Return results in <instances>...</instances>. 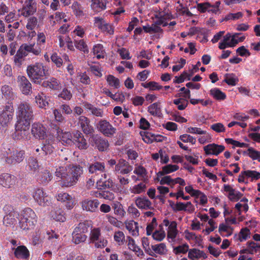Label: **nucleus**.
Masks as SVG:
<instances>
[{"label":"nucleus","instance_id":"obj_1","mask_svg":"<svg viewBox=\"0 0 260 260\" xmlns=\"http://www.w3.org/2000/svg\"><path fill=\"white\" fill-rule=\"evenodd\" d=\"M82 174V168L79 166H73L68 168L60 167L55 171L56 176L61 179V185L65 187L75 184Z\"/></svg>","mask_w":260,"mask_h":260},{"label":"nucleus","instance_id":"obj_2","mask_svg":"<svg viewBox=\"0 0 260 260\" xmlns=\"http://www.w3.org/2000/svg\"><path fill=\"white\" fill-rule=\"evenodd\" d=\"M26 71L32 82L39 85L42 83L43 80L47 79V76L49 75L46 67L40 62L28 66Z\"/></svg>","mask_w":260,"mask_h":260},{"label":"nucleus","instance_id":"obj_3","mask_svg":"<svg viewBox=\"0 0 260 260\" xmlns=\"http://www.w3.org/2000/svg\"><path fill=\"white\" fill-rule=\"evenodd\" d=\"M33 118L32 109L29 104L23 102L17 107V120L25 126L30 125Z\"/></svg>","mask_w":260,"mask_h":260},{"label":"nucleus","instance_id":"obj_4","mask_svg":"<svg viewBox=\"0 0 260 260\" xmlns=\"http://www.w3.org/2000/svg\"><path fill=\"white\" fill-rule=\"evenodd\" d=\"M19 227L22 230H27L37 222L36 215L29 208L24 209L19 215Z\"/></svg>","mask_w":260,"mask_h":260},{"label":"nucleus","instance_id":"obj_5","mask_svg":"<svg viewBox=\"0 0 260 260\" xmlns=\"http://www.w3.org/2000/svg\"><path fill=\"white\" fill-rule=\"evenodd\" d=\"M33 197L40 206H48L51 204L50 197L46 194L41 188H36L34 190Z\"/></svg>","mask_w":260,"mask_h":260},{"label":"nucleus","instance_id":"obj_6","mask_svg":"<svg viewBox=\"0 0 260 260\" xmlns=\"http://www.w3.org/2000/svg\"><path fill=\"white\" fill-rule=\"evenodd\" d=\"M98 129L106 137H111L116 133V129L106 120H101L97 124Z\"/></svg>","mask_w":260,"mask_h":260},{"label":"nucleus","instance_id":"obj_7","mask_svg":"<svg viewBox=\"0 0 260 260\" xmlns=\"http://www.w3.org/2000/svg\"><path fill=\"white\" fill-rule=\"evenodd\" d=\"M4 210L6 214L4 217V224L7 226H12L14 228L16 222L15 218V211L14 207L11 205H6L4 208Z\"/></svg>","mask_w":260,"mask_h":260},{"label":"nucleus","instance_id":"obj_8","mask_svg":"<svg viewBox=\"0 0 260 260\" xmlns=\"http://www.w3.org/2000/svg\"><path fill=\"white\" fill-rule=\"evenodd\" d=\"M34 45H27L26 44L22 45L19 50L17 51V63L21 61L20 59L27 55L28 52H32L36 55H39L41 53V49L38 48L36 49L34 48Z\"/></svg>","mask_w":260,"mask_h":260},{"label":"nucleus","instance_id":"obj_9","mask_svg":"<svg viewBox=\"0 0 260 260\" xmlns=\"http://www.w3.org/2000/svg\"><path fill=\"white\" fill-rule=\"evenodd\" d=\"M92 146H94L100 151L106 150L109 146L108 140L98 135H92L90 138Z\"/></svg>","mask_w":260,"mask_h":260},{"label":"nucleus","instance_id":"obj_10","mask_svg":"<svg viewBox=\"0 0 260 260\" xmlns=\"http://www.w3.org/2000/svg\"><path fill=\"white\" fill-rule=\"evenodd\" d=\"M78 124L86 135H90L94 132L93 127L90 124V120L84 116L79 117Z\"/></svg>","mask_w":260,"mask_h":260},{"label":"nucleus","instance_id":"obj_11","mask_svg":"<svg viewBox=\"0 0 260 260\" xmlns=\"http://www.w3.org/2000/svg\"><path fill=\"white\" fill-rule=\"evenodd\" d=\"M19 87L21 92L25 95H28L31 91V84L24 76H18Z\"/></svg>","mask_w":260,"mask_h":260},{"label":"nucleus","instance_id":"obj_12","mask_svg":"<svg viewBox=\"0 0 260 260\" xmlns=\"http://www.w3.org/2000/svg\"><path fill=\"white\" fill-rule=\"evenodd\" d=\"M37 4L34 0H27L21 10V14L25 17L32 15L36 12Z\"/></svg>","mask_w":260,"mask_h":260},{"label":"nucleus","instance_id":"obj_13","mask_svg":"<svg viewBox=\"0 0 260 260\" xmlns=\"http://www.w3.org/2000/svg\"><path fill=\"white\" fill-rule=\"evenodd\" d=\"M31 132L32 135L37 139H44L46 136V129L42 124L36 123L32 125Z\"/></svg>","mask_w":260,"mask_h":260},{"label":"nucleus","instance_id":"obj_14","mask_svg":"<svg viewBox=\"0 0 260 260\" xmlns=\"http://www.w3.org/2000/svg\"><path fill=\"white\" fill-rule=\"evenodd\" d=\"M133 167L123 159L118 160L117 164L115 166V171L119 172L121 174H127L133 170Z\"/></svg>","mask_w":260,"mask_h":260},{"label":"nucleus","instance_id":"obj_15","mask_svg":"<svg viewBox=\"0 0 260 260\" xmlns=\"http://www.w3.org/2000/svg\"><path fill=\"white\" fill-rule=\"evenodd\" d=\"M225 149L223 145H219L215 143L210 144L204 147V150L206 155H218Z\"/></svg>","mask_w":260,"mask_h":260},{"label":"nucleus","instance_id":"obj_16","mask_svg":"<svg viewBox=\"0 0 260 260\" xmlns=\"http://www.w3.org/2000/svg\"><path fill=\"white\" fill-rule=\"evenodd\" d=\"M58 137L63 145H71L74 143V138L70 132H63V131L59 128L57 129Z\"/></svg>","mask_w":260,"mask_h":260},{"label":"nucleus","instance_id":"obj_17","mask_svg":"<svg viewBox=\"0 0 260 260\" xmlns=\"http://www.w3.org/2000/svg\"><path fill=\"white\" fill-rule=\"evenodd\" d=\"M81 204L83 210L94 212L98 210L100 202L98 200L86 199L82 202Z\"/></svg>","mask_w":260,"mask_h":260},{"label":"nucleus","instance_id":"obj_18","mask_svg":"<svg viewBox=\"0 0 260 260\" xmlns=\"http://www.w3.org/2000/svg\"><path fill=\"white\" fill-rule=\"evenodd\" d=\"M94 24L96 26L103 32H107L110 35L113 34L114 32L112 26L109 23H106L102 18L95 17Z\"/></svg>","mask_w":260,"mask_h":260},{"label":"nucleus","instance_id":"obj_19","mask_svg":"<svg viewBox=\"0 0 260 260\" xmlns=\"http://www.w3.org/2000/svg\"><path fill=\"white\" fill-rule=\"evenodd\" d=\"M74 143L80 149H86L88 147L86 139L83 135L79 131L74 133Z\"/></svg>","mask_w":260,"mask_h":260},{"label":"nucleus","instance_id":"obj_20","mask_svg":"<svg viewBox=\"0 0 260 260\" xmlns=\"http://www.w3.org/2000/svg\"><path fill=\"white\" fill-rule=\"evenodd\" d=\"M29 126L30 125L25 126L22 123H19L17 120V139L28 140L30 138Z\"/></svg>","mask_w":260,"mask_h":260},{"label":"nucleus","instance_id":"obj_21","mask_svg":"<svg viewBox=\"0 0 260 260\" xmlns=\"http://www.w3.org/2000/svg\"><path fill=\"white\" fill-rule=\"evenodd\" d=\"M16 148L14 146H11L7 148L5 153L4 154L6 157V161L9 164H15L16 162Z\"/></svg>","mask_w":260,"mask_h":260},{"label":"nucleus","instance_id":"obj_22","mask_svg":"<svg viewBox=\"0 0 260 260\" xmlns=\"http://www.w3.org/2000/svg\"><path fill=\"white\" fill-rule=\"evenodd\" d=\"M135 203L137 206L140 208L145 210L153 209L152 207V203L146 197H139L136 199Z\"/></svg>","mask_w":260,"mask_h":260},{"label":"nucleus","instance_id":"obj_23","mask_svg":"<svg viewBox=\"0 0 260 260\" xmlns=\"http://www.w3.org/2000/svg\"><path fill=\"white\" fill-rule=\"evenodd\" d=\"M60 82L56 78L51 77L47 80H44L40 84L45 88H49L53 90H58L60 88Z\"/></svg>","mask_w":260,"mask_h":260},{"label":"nucleus","instance_id":"obj_24","mask_svg":"<svg viewBox=\"0 0 260 260\" xmlns=\"http://www.w3.org/2000/svg\"><path fill=\"white\" fill-rule=\"evenodd\" d=\"M15 180L11 178V175L4 173L0 175V185L5 187L11 188V185L14 184Z\"/></svg>","mask_w":260,"mask_h":260},{"label":"nucleus","instance_id":"obj_25","mask_svg":"<svg viewBox=\"0 0 260 260\" xmlns=\"http://www.w3.org/2000/svg\"><path fill=\"white\" fill-rule=\"evenodd\" d=\"M52 175L49 171L45 170L38 175L37 181L44 185L47 184L52 179Z\"/></svg>","mask_w":260,"mask_h":260},{"label":"nucleus","instance_id":"obj_26","mask_svg":"<svg viewBox=\"0 0 260 260\" xmlns=\"http://www.w3.org/2000/svg\"><path fill=\"white\" fill-rule=\"evenodd\" d=\"M188 257L192 260H194L195 259L201 257L205 259L207 257V256L203 251H201L196 248H193L189 250Z\"/></svg>","mask_w":260,"mask_h":260},{"label":"nucleus","instance_id":"obj_27","mask_svg":"<svg viewBox=\"0 0 260 260\" xmlns=\"http://www.w3.org/2000/svg\"><path fill=\"white\" fill-rule=\"evenodd\" d=\"M36 102L41 108H45L49 105V97L47 96L44 93H39L35 98Z\"/></svg>","mask_w":260,"mask_h":260},{"label":"nucleus","instance_id":"obj_28","mask_svg":"<svg viewBox=\"0 0 260 260\" xmlns=\"http://www.w3.org/2000/svg\"><path fill=\"white\" fill-rule=\"evenodd\" d=\"M104 179H101L96 182L98 189H104L106 188H110L113 186V182L112 179L109 178L106 180V174H104Z\"/></svg>","mask_w":260,"mask_h":260},{"label":"nucleus","instance_id":"obj_29","mask_svg":"<svg viewBox=\"0 0 260 260\" xmlns=\"http://www.w3.org/2000/svg\"><path fill=\"white\" fill-rule=\"evenodd\" d=\"M29 256V251L26 246L24 245L17 246V258H20L24 260H28Z\"/></svg>","mask_w":260,"mask_h":260},{"label":"nucleus","instance_id":"obj_30","mask_svg":"<svg viewBox=\"0 0 260 260\" xmlns=\"http://www.w3.org/2000/svg\"><path fill=\"white\" fill-rule=\"evenodd\" d=\"M90 228V224L88 221H85L82 222H80L78 225L75 227L74 231L75 232L85 234L87 233L89 229Z\"/></svg>","mask_w":260,"mask_h":260},{"label":"nucleus","instance_id":"obj_31","mask_svg":"<svg viewBox=\"0 0 260 260\" xmlns=\"http://www.w3.org/2000/svg\"><path fill=\"white\" fill-rule=\"evenodd\" d=\"M178 169L179 167L177 165H168L164 166L162 168V171H159L157 173V176H162L166 174H168L173 172L176 171Z\"/></svg>","mask_w":260,"mask_h":260},{"label":"nucleus","instance_id":"obj_32","mask_svg":"<svg viewBox=\"0 0 260 260\" xmlns=\"http://www.w3.org/2000/svg\"><path fill=\"white\" fill-rule=\"evenodd\" d=\"M91 8L94 11L100 12L106 9V5L103 0H92Z\"/></svg>","mask_w":260,"mask_h":260},{"label":"nucleus","instance_id":"obj_33","mask_svg":"<svg viewBox=\"0 0 260 260\" xmlns=\"http://www.w3.org/2000/svg\"><path fill=\"white\" fill-rule=\"evenodd\" d=\"M112 208L114 209V213L118 216L120 218L123 217L125 212L123 209L122 205L119 202H115L112 204Z\"/></svg>","mask_w":260,"mask_h":260},{"label":"nucleus","instance_id":"obj_34","mask_svg":"<svg viewBox=\"0 0 260 260\" xmlns=\"http://www.w3.org/2000/svg\"><path fill=\"white\" fill-rule=\"evenodd\" d=\"M51 215L53 219L56 221L63 222L66 220L63 211L60 209L51 211Z\"/></svg>","mask_w":260,"mask_h":260},{"label":"nucleus","instance_id":"obj_35","mask_svg":"<svg viewBox=\"0 0 260 260\" xmlns=\"http://www.w3.org/2000/svg\"><path fill=\"white\" fill-rule=\"evenodd\" d=\"M151 249L153 250V253L151 256H153L155 255V253L162 254L165 253V250H166V245L163 243H161L158 244H155V245H151Z\"/></svg>","mask_w":260,"mask_h":260},{"label":"nucleus","instance_id":"obj_36","mask_svg":"<svg viewBox=\"0 0 260 260\" xmlns=\"http://www.w3.org/2000/svg\"><path fill=\"white\" fill-rule=\"evenodd\" d=\"M72 240L73 242L76 244H78L80 243L85 242L87 238V236L85 234L78 232H75L74 231L72 233Z\"/></svg>","mask_w":260,"mask_h":260},{"label":"nucleus","instance_id":"obj_37","mask_svg":"<svg viewBox=\"0 0 260 260\" xmlns=\"http://www.w3.org/2000/svg\"><path fill=\"white\" fill-rule=\"evenodd\" d=\"M178 231L177 230V223L176 221L171 222L169 226V231L168 232V237L172 239L176 238Z\"/></svg>","mask_w":260,"mask_h":260},{"label":"nucleus","instance_id":"obj_38","mask_svg":"<svg viewBox=\"0 0 260 260\" xmlns=\"http://www.w3.org/2000/svg\"><path fill=\"white\" fill-rule=\"evenodd\" d=\"M210 94L217 100H223L226 98V95L220 89L217 88L211 89L210 91Z\"/></svg>","mask_w":260,"mask_h":260},{"label":"nucleus","instance_id":"obj_39","mask_svg":"<svg viewBox=\"0 0 260 260\" xmlns=\"http://www.w3.org/2000/svg\"><path fill=\"white\" fill-rule=\"evenodd\" d=\"M13 114L3 111L0 115V123L2 126L7 125L12 119Z\"/></svg>","mask_w":260,"mask_h":260},{"label":"nucleus","instance_id":"obj_40","mask_svg":"<svg viewBox=\"0 0 260 260\" xmlns=\"http://www.w3.org/2000/svg\"><path fill=\"white\" fill-rule=\"evenodd\" d=\"M126 228L128 231L132 232V235L133 236L138 235L139 229L138 222L131 220L126 223Z\"/></svg>","mask_w":260,"mask_h":260},{"label":"nucleus","instance_id":"obj_41","mask_svg":"<svg viewBox=\"0 0 260 260\" xmlns=\"http://www.w3.org/2000/svg\"><path fill=\"white\" fill-rule=\"evenodd\" d=\"M27 162L30 171L33 173L36 172L40 167L37 159L34 157H30Z\"/></svg>","mask_w":260,"mask_h":260},{"label":"nucleus","instance_id":"obj_42","mask_svg":"<svg viewBox=\"0 0 260 260\" xmlns=\"http://www.w3.org/2000/svg\"><path fill=\"white\" fill-rule=\"evenodd\" d=\"M148 112L153 116H159L161 110L159 104L155 103L148 107Z\"/></svg>","mask_w":260,"mask_h":260},{"label":"nucleus","instance_id":"obj_43","mask_svg":"<svg viewBox=\"0 0 260 260\" xmlns=\"http://www.w3.org/2000/svg\"><path fill=\"white\" fill-rule=\"evenodd\" d=\"M105 169L104 164L103 163L96 162L89 167V172L91 173H96L97 171H104Z\"/></svg>","mask_w":260,"mask_h":260},{"label":"nucleus","instance_id":"obj_44","mask_svg":"<svg viewBox=\"0 0 260 260\" xmlns=\"http://www.w3.org/2000/svg\"><path fill=\"white\" fill-rule=\"evenodd\" d=\"M1 91L3 95L7 99H11L13 97V93L12 91V88L8 86L5 85L1 88Z\"/></svg>","mask_w":260,"mask_h":260},{"label":"nucleus","instance_id":"obj_45","mask_svg":"<svg viewBox=\"0 0 260 260\" xmlns=\"http://www.w3.org/2000/svg\"><path fill=\"white\" fill-rule=\"evenodd\" d=\"M93 51L94 54L96 55L98 59L103 58L104 57L105 51L103 46L101 44L95 45L93 48Z\"/></svg>","mask_w":260,"mask_h":260},{"label":"nucleus","instance_id":"obj_46","mask_svg":"<svg viewBox=\"0 0 260 260\" xmlns=\"http://www.w3.org/2000/svg\"><path fill=\"white\" fill-rule=\"evenodd\" d=\"M239 34H240L236 33L232 36L231 39V41L228 42V44H229V47H233L235 46L239 42H241L244 40L245 39L244 36L240 37L238 40L237 39L238 38Z\"/></svg>","mask_w":260,"mask_h":260},{"label":"nucleus","instance_id":"obj_47","mask_svg":"<svg viewBox=\"0 0 260 260\" xmlns=\"http://www.w3.org/2000/svg\"><path fill=\"white\" fill-rule=\"evenodd\" d=\"M107 81L110 86L114 87L115 88H118L120 86L119 80L113 75H108L107 78Z\"/></svg>","mask_w":260,"mask_h":260},{"label":"nucleus","instance_id":"obj_48","mask_svg":"<svg viewBox=\"0 0 260 260\" xmlns=\"http://www.w3.org/2000/svg\"><path fill=\"white\" fill-rule=\"evenodd\" d=\"M114 239L119 245H123L125 241L124 233L120 231L115 232Z\"/></svg>","mask_w":260,"mask_h":260},{"label":"nucleus","instance_id":"obj_49","mask_svg":"<svg viewBox=\"0 0 260 260\" xmlns=\"http://www.w3.org/2000/svg\"><path fill=\"white\" fill-rule=\"evenodd\" d=\"M243 174L245 175L247 178H251V180H257L260 178V173L256 171L247 170L243 171Z\"/></svg>","mask_w":260,"mask_h":260},{"label":"nucleus","instance_id":"obj_50","mask_svg":"<svg viewBox=\"0 0 260 260\" xmlns=\"http://www.w3.org/2000/svg\"><path fill=\"white\" fill-rule=\"evenodd\" d=\"M142 245L143 247V248L144 249V250L146 253L149 255H152L153 254V250H151V245H150L149 240L147 238L144 237L142 239Z\"/></svg>","mask_w":260,"mask_h":260},{"label":"nucleus","instance_id":"obj_51","mask_svg":"<svg viewBox=\"0 0 260 260\" xmlns=\"http://www.w3.org/2000/svg\"><path fill=\"white\" fill-rule=\"evenodd\" d=\"M101 235L100 230L99 229H93L90 232L89 237L90 243H93L98 241Z\"/></svg>","mask_w":260,"mask_h":260},{"label":"nucleus","instance_id":"obj_52","mask_svg":"<svg viewBox=\"0 0 260 260\" xmlns=\"http://www.w3.org/2000/svg\"><path fill=\"white\" fill-rule=\"evenodd\" d=\"M75 46L77 49L80 51H83L84 53L88 52L87 46L83 40L75 41Z\"/></svg>","mask_w":260,"mask_h":260},{"label":"nucleus","instance_id":"obj_53","mask_svg":"<svg viewBox=\"0 0 260 260\" xmlns=\"http://www.w3.org/2000/svg\"><path fill=\"white\" fill-rule=\"evenodd\" d=\"M234 74H226L224 81L229 85L235 86L238 79L235 78Z\"/></svg>","mask_w":260,"mask_h":260},{"label":"nucleus","instance_id":"obj_54","mask_svg":"<svg viewBox=\"0 0 260 260\" xmlns=\"http://www.w3.org/2000/svg\"><path fill=\"white\" fill-rule=\"evenodd\" d=\"M72 8L74 11V14L77 16H80L83 15V9L81 6L77 2H75L72 6Z\"/></svg>","mask_w":260,"mask_h":260},{"label":"nucleus","instance_id":"obj_55","mask_svg":"<svg viewBox=\"0 0 260 260\" xmlns=\"http://www.w3.org/2000/svg\"><path fill=\"white\" fill-rule=\"evenodd\" d=\"M247 151L248 152V155L252 159H258L260 161V151L255 150L252 147L249 148Z\"/></svg>","mask_w":260,"mask_h":260},{"label":"nucleus","instance_id":"obj_56","mask_svg":"<svg viewBox=\"0 0 260 260\" xmlns=\"http://www.w3.org/2000/svg\"><path fill=\"white\" fill-rule=\"evenodd\" d=\"M96 196L97 197L103 198L105 199L110 201L114 199V194L110 191H103L102 192H97Z\"/></svg>","mask_w":260,"mask_h":260},{"label":"nucleus","instance_id":"obj_57","mask_svg":"<svg viewBox=\"0 0 260 260\" xmlns=\"http://www.w3.org/2000/svg\"><path fill=\"white\" fill-rule=\"evenodd\" d=\"M224 190L229 192L228 198L232 201H234L235 196V189H233L230 185L224 184Z\"/></svg>","mask_w":260,"mask_h":260},{"label":"nucleus","instance_id":"obj_58","mask_svg":"<svg viewBox=\"0 0 260 260\" xmlns=\"http://www.w3.org/2000/svg\"><path fill=\"white\" fill-rule=\"evenodd\" d=\"M210 7H213L208 2H205L203 3H199L197 4V9L201 13H204L206 11H208V9Z\"/></svg>","mask_w":260,"mask_h":260},{"label":"nucleus","instance_id":"obj_59","mask_svg":"<svg viewBox=\"0 0 260 260\" xmlns=\"http://www.w3.org/2000/svg\"><path fill=\"white\" fill-rule=\"evenodd\" d=\"M179 139L184 143L190 142L192 144H194L196 142V138L189 135L184 134L181 135Z\"/></svg>","mask_w":260,"mask_h":260},{"label":"nucleus","instance_id":"obj_60","mask_svg":"<svg viewBox=\"0 0 260 260\" xmlns=\"http://www.w3.org/2000/svg\"><path fill=\"white\" fill-rule=\"evenodd\" d=\"M249 235H250V231L248 228H245L244 229H242L239 234V240L241 242H242L243 240H246L248 236Z\"/></svg>","mask_w":260,"mask_h":260},{"label":"nucleus","instance_id":"obj_61","mask_svg":"<svg viewBox=\"0 0 260 260\" xmlns=\"http://www.w3.org/2000/svg\"><path fill=\"white\" fill-rule=\"evenodd\" d=\"M189 249V246L188 244H184L182 245H179L176 247H175L174 249V250L175 251V253L176 254L179 253H186L188 251Z\"/></svg>","mask_w":260,"mask_h":260},{"label":"nucleus","instance_id":"obj_62","mask_svg":"<svg viewBox=\"0 0 260 260\" xmlns=\"http://www.w3.org/2000/svg\"><path fill=\"white\" fill-rule=\"evenodd\" d=\"M58 96L64 100H69L72 97V94L70 90L67 88H64Z\"/></svg>","mask_w":260,"mask_h":260},{"label":"nucleus","instance_id":"obj_63","mask_svg":"<svg viewBox=\"0 0 260 260\" xmlns=\"http://www.w3.org/2000/svg\"><path fill=\"white\" fill-rule=\"evenodd\" d=\"M243 14L241 12H238L236 13H229L224 18V20L228 21L229 20H236L242 17Z\"/></svg>","mask_w":260,"mask_h":260},{"label":"nucleus","instance_id":"obj_64","mask_svg":"<svg viewBox=\"0 0 260 260\" xmlns=\"http://www.w3.org/2000/svg\"><path fill=\"white\" fill-rule=\"evenodd\" d=\"M236 52L241 56H249L251 54L248 50L246 49L244 46L239 47Z\"/></svg>","mask_w":260,"mask_h":260}]
</instances>
